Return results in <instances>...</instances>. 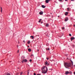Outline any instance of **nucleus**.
Listing matches in <instances>:
<instances>
[{
  "mask_svg": "<svg viewBox=\"0 0 75 75\" xmlns=\"http://www.w3.org/2000/svg\"><path fill=\"white\" fill-rule=\"evenodd\" d=\"M42 73L44 74H46L48 71V69H47V67L46 66L42 68Z\"/></svg>",
  "mask_w": 75,
  "mask_h": 75,
  "instance_id": "obj_1",
  "label": "nucleus"
},
{
  "mask_svg": "<svg viewBox=\"0 0 75 75\" xmlns=\"http://www.w3.org/2000/svg\"><path fill=\"white\" fill-rule=\"evenodd\" d=\"M64 66L66 67V68H67V67H71V64L65 63L64 64Z\"/></svg>",
  "mask_w": 75,
  "mask_h": 75,
  "instance_id": "obj_2",
  "label": "nucleus"
},
{
  "mask_svg": "<svg viewBox=\"0 0 75 75\" xmlns=\"http://www.w3.org/2000/svg\"><path fill=\"white\" fill-rule=\"evenodd\" d=\"M22 63H23L24 62H27V60L26 59H25L24 60H23L22 61Z\"/></svg>",
  "mask_w": 75,
  "mask_h": 75,
  "instance_id": "obj_3",
  "label": "nucleus"
},
{
  "mask_svg": "<svg viewBox=\"0 0 75 75\" xmlns=\"http://www.w3.org/2000/svg\"><path fill=\"white\" fill-rule=\"evenodd\" d=\"M45 64L46 65H49V64L48 63V62L46 61L45 62Z\"/></svg>",
  "mask_w": 75,
  "mask_h": 75,
  "instance_id": "obj_4",
  "label": "nucleus"
},
{
  "mask_svg": "<svg viewBox=\"0 0 75 75\" xmlns=\"http://www.w3.org/2000/svg\"><path fill=\"white\" fill-rule=\"evenodd\" d=\"M45 34L47 36V37H50V36L48 35V33L47 32H46L45 33Z\"/></svg>",
  "mask_w": 75,
  "mask_h": 75,
  "instance_id": "obj_5",
  "label": "nucleus"
},
{
  "mask_svg": "<svg viewBox=\"0 0 75 75\" xmlns=\"http://www.w3.org/2000/svg\"><path fill=\"white\" fill-rule=\"evenodd\" d=\"M75 39V38H74V37H71V41H72V40H74Z\"/></svg>",
  "mask_w": 75,
  "mask_h": 75,
  "instance_id": "obj_6",
  "label": "nucleus"
},
{
  "mask_svg": "<svg viewBox=\"0 0 75 75\" xmlns=\"http://www.w3.org/2000/svg\"><path fill=\"white\" fill-rule=\"evenodd\" d=\"M69 74V71H66L65 72V75H68Z\"/></svg>",
  "mask_w": 75,
  "mask_h": 75,
  "instance_id": "obj_7",
  "label": "nucleus"
},
{
  "mask_svg": "<svg viewBox=\"0 0 75 75\" xmlns=\"http://www.w3.org/2000/svg\"><path fill=\"white\" fill-rule=\"evenodd\" d=\"M39 14L40 15H42L43 14V12H42V11H40L39 12Z\"/></svg>",
  "mask_w": 75,
  "mask_h": 75,
  "instance_id": "obj_8",
  "label": "nucleus"
},
{
  "mask_svg": "<svg viewBox=\"0 0 75 75\" xmlns=\"http://www.w3.org/2000/svg\"><path fill=\"white\" fill-rule=\"evenodd\" d=\"M68 20V18H66L64 20L65 21H67Z\"/></svg>",
  "mask_w": 75,
  "mask_h": 75,
  "instance_id": "obj_9",
  "label": "nucleus"
},
{
  "mask_svg": "<svg viewBox=\"0 0 75 75\" xmlns=\"http://www.w3.org/2000/svg\"><path fill=\"white\" fill-rule=\"evenodd\" d=\"M28 51L29 52H31V49L30 48H29L28 49Z\"/></svg>",
  "mask_w": 75,
  "mask_h": 75,
  "instance_id": "obj_10",
  "label": "nucleus"
},
{
  "mask_svg": "<svg viewBox=\"0 0 75 75\" xmlns=\"http://www.w3.org/2000/svg\"><path fill=\"white\" fill-rule=\"evenodd\" d=\"M51 62H52V64H53V63H54L55 61H54V60H52L51 61Z\"/></svg>",
  "mask_w": 75,
  "mask_h": 75,
  "instance_id": "obj_11",
  "label": "nucleus"
},
{
  "mask_svg": "<svg viewBox=\"0 0 75 75\" xmlns=\"http://www.w3.org/2000/svg\"><path fill=\"white\" fill-rule=\"evenodd\" d=\"M45 2L46 3H48V2H49V1L48 0H46Z\"/></svg>",
  "mask_w": 75,
  "mask_h": 75,
  "instance_id": "obj_12",
  "label": "nucleus"
},
{
  "mask_svg": "<svg viewBox=\"0 0 75 75\" xmlns=\"http://www.w3.org/2000/svg\"><path fill=\"white\" fill-rule=\"evenodd\" d=\"M68 14V12H66L65 13V16H67Z\"/></svg>",
  "mask_w": 75,
  "mask_h": 75,
  "instance_id": "obj_13",
  "label": "nucleus"
},
{
  "mask_svg": "<svg viewBox=\"0 0 75 75\" xmlns=\"http://www.w3.org/2000/svg\"><path fill=\"white\" fill-rule=\"evenodd\" d=\"M42 7L43 8H45V6L44 5H42Z\"/></svg>",
  "mask_w": 75,
  "mask_h": 75,
  "instance_id": "obj_14",
  "label": "nucleus"
},
{
  "mask_svg": "<svg viewBox=\"0 0 75 75\" xmlns=\"http://www.w3.org/2000/svg\"><path fill=\"white\" fill-rule=\"evenodd\" d=\"M30 38H32V39H34V36H31L30 37Z\"/></svg>",
  "mask_w": 75,
  "mask_h": 75,
  "instance_id": "obj_15",
  "label": "nucleus"
},
{
  "mask_svg": "<svg viewBox=\"0 0 75 75\" xmlns=\"http://www.w3.org/2000/svg\"><path fill=\"white\" fill-rule=\"evenodd\" d=\"M1 13H2L3 12V11H2V7H1Z\"/></svg>",
  "mask_w": 75,
  "mask_h": 75,
  "instance_id": "obj_16",
  "label": "nucleus"
},
{
  "mask_svg": "<svg viewBox=\"0 0 75 75\" xmlns=\"http://www.w3.org/2000/svg\"><path fill=\"white\" fill-rule=\"evenodd\" d=\"M27 44H30V41H28L27 42Z\"/></svg>",
  "mask_w": 75,
  "mask_h": 75,
  "instance_id": "obj_17",
  "label": "nucleus"
},
{
  "mask_svg": "<svg viewBox=\"0 0 75 75\" xmlns=\"http://www.w3.org/2000/svg\"><path fill=\"white\" fill-rule=\"evenodd\" d=\"M41 20H42V19H40L39 20V21H38L39 23H40V22H41Z\"/></svg>",
  "mask_w": 75,
  "mask_h": 75,
  "instance_id": "obj_18",
  "label": "nucleus"
},
{
  "mask_svg": "<svg viewBox=\"0 0 75 75\" xmlns=\"http://www.w3.org/2000/svg\"><path fill=\"white\" fill-rule=\"evenodd\" d=\"M71 62L72 64V65H73V62L71 60Z\"/></svg>",
  "mask_w": 75,
  "mask_h": 75,
  "instance_id": "obj_19",
  "label": "nucleus"
},
{
  "mask_svg": "<svg viewBox=\"0 0 75 75\" xmlns=\"http://www.w3.org/2000/svg\"><path fill=\"white\" fill-rule=\"evenodd\" d=\"M69 74H72V72L71 71L69 72Z\"/></svg>",
  "mask_w": 75,
  "mask_h": 75,
  "instance_id": "obj_20",
  "label": "nucleus"
},
{
  "mask_svg": "<svg viewBox=\"0 0 75 75\" xmlns=\"http://www.w3.org/2000/svg\"><path fill=\"white\" fill-rule=\"evenodd\" d=\"M67 11H69V8H67Z\"/></svg>",
  "mask_w": 75,
  "mask_h": 75,
  "instance_id": "obj_21",
  "label": "nucleus"
},
{
  "mask_svg": "<svg viewBox=\"0 0 75 75\" xmlns=\"http://www.w3.org/2000/svg\"><path fill=\"white\" fill-rule=\"evenodd\" d=\"M7 75H11V74L9 73H7Z\"/></svg>",
  "mask_w": 75,
  "mask_h": 75,
  "instance_id": "obj_22",
  "label": "nucleus"
},
{
  "mask_svg": "<svg viewBox=\"0 0 75 75\" xmlns=\"http://www.w3.org/2000/svg\"><path fill=\"white\" fill-rule=\"evenodd\" d=\"M48 25H48V24H46V27H48Z\"/></svg>",
  "mask_w": 75,
  "mask_h": 75,
  "instance_id": "obj_23",
  "label": "nucleus"
},
{
  "mask_svg": "<svg viewBox=\"0 0 75 75\" xmlns=\"http://www.w3.org/2000/svg\"><path fill=\"white\" fill-rule=\"evenodd\" d=\"M69 36H70V37H71V34H69Z\"/></svg>",
  "mask_w": 75,
  "mask_h": 75,
  "instance_id": "obj_24",
  "label": "nucleus"
},
{
  "mask_svg": "<svg viewBox=\"0 0 75 75\" xmlns=\"http://www.w3.org/2000/svg\"><path fill=\"white\" fill-rule=\"evenodd\" d=\"M23 72H21V75H22V74H23Z\"/></svg>",
  "mask_w": 75,
  "mask_h": 75,
  "instance_id": "obj_25",
  "label": "nucleus"
},
{
  "mask_svg": "<svg viewBox=\"0 0 75 75\" xmlns=\"http://www.w3.org/2000/svg\"><path fill=\"white\" fill-rule=\"evenodd\" d=\"M29 61H30V62H31L32 61V60L30 59L29 60Z\"/></svg>",
  "mask_w": 75,
  "mask_h": 75,
  "instance_id": "obj_26",
  "label": "nucleus"
},
{
  "mask_svg": "<svg viewBox=\"0 0 75 75\" xmlns=\"http://www.w3.org/2000/svg\"><path fill=\"white\" fill-rule=\"evenodd\" d=\"M62 29H63V30H64L65 29V28L63 27L62 28Z\"/></svg>",
  "mask_w": 75,
  "mask_h": 75,
  "instance_id": "obj_27",
  "label": "nucleus"
},
{
  "mask_svg": "<svg viewBox=\"0 0 75 75\" xmlns=\"http://www.w3.org/2000/svg\"><path fill=\"white\" fill-rule=\"evenodd\" d=\"M18 74H19V73H17L16 74V75H18Z\"/></svg>",
  "mask_w": 75,
  "mask_h": 75,
  "instance_id": "obj_28",
  "label": "nucleus"
},
{
  "mask_svg": "<svg viewBox=\"0 0 75 75\" xmlns=\"http://www.w3.org/2000/svg\"><path fill=\"white\" fill-rule=\"evenodd\" d=\"M46 59H50V58H48V57H47V58H46Z\"/></svg>",
  "mask_w": 75,
  "mask_h": 75,
  "instance_id": "obj_29",
  "label": "nucleus"
},
{
  "mask_svg": "<svg viewBox=\"0 0 75 75\" xmlns=\"http://www.w3.org/2000/svg\"><path fill=\"white\" fill-rule=\"evenodd\" d=\"M34 75H36V74H35V73H34Z\"/></svg>",
  "mask_w": 75,
  "mask_h": 75,
  "instance_id": "obj_30",
  "label": "nucleus"
},
{
  "mask_svg": "<svg viewBox=\"0 0 75 75\" xmlns=\"http://www.w3.org/2000/svg\"><path fill=\"white\" fill-rule=\"evenodd\" d=\"M37 75H41L40 74H38Z\"/></svg>",
  "mask_w": 75,
  "mask_h": 75,
  "instance_id": "obj_31",
  "label": "nucleus"
},
{
  "mask_svg": "<svg viewBox=\"0 0 75 75\" xmlns=\"http://www.w3.org/2000/svg\"><path fill=\"white\" fill-rule=\"evenodd\" d=\"M59 1H62V0H59Z\"/></svg>",
  "mask_w": 75,
  "mask_h": 75,
  "instance_id": "obj_32",
  "label": "nucleus"
},
{
  "mask_svg": "<svg viewBox=\"0 0 75 75\" xmlns=\"http://www.w3.org/2000/svg\"><path fill=\"white\" fill-rule=\"evenodd\" d=\"M47 50H50V48H48V49H47Z\"/></svg>",
  "mask_w": 75,
  "mask_h": 75,
  "instance_id": "obj_33",
  "label": "nucleus"
},
{
  "mask_svg": "<svg viewBox=\"0 0 75 75\" xmlns=\"http://www.w3.org/2000/svg\"><path fill=\"white\" fill-rule=\"evenodd\" d=\"M18 53L19 52V50H18Z\"/></svg>",
  "mask_w": 75,
  "mask_h": 75,
  "instance_id": "obj_34",
  "label": "nucleus"
},
{
  "mask_svg": "<svg viewBox=\"0 0 75 75\" xmlns=\"http://www.w3.org/2000/svg\"><path fill=\"white\" fill-rule=\"evenodd\" d=\"M41 24H42V23H43V22H41Z\"/></svg>",
  "mask_w": 75,
  "mask_h": 75,
  "instance_id": "obj_35",
  "label": "nucleus"
},
{
  "mask_svg": "<svg viewBox=\"0 0 75 75\" xmlns=\"http://www.w3.org/2000/svg\"><path fill=\"white\" fill-rule=\"evenodd\" d=\"M23 42H25V41L23 40Z\"/></svg>",
  "mask_w": 75,
  "mask_h": 75,
  "instance_id": "obj_36",
  "label": "nucleus"
},
{
  "mask_svg": "<svg viewBox=\"0 0 75 75\" xmlns=\"http://www.w3.org/2000/svg\"><path fill=\"white\" fill-rule=\"evenodd\" d=\"M33 54H31V56H33Z\"/></svg>",
  "mask_w": 75,
  "mask_h": 75,
  "instance_id": "obj_37",
  "label": "nucleus"
},
{
  "mask_svg": "<svg viewBox=\"0 0 75 75\" xmlns=\"http://www.w3.org/2000/svg\"><path fill=\"white\" fill-rule=\"evenodd\" d=\"M74 74L75 75V71L74 72Z\"/></svg>",
  "mask_w": 75,
  "mask_h": 75,
  "instance_id": "obj_38",
  "label": "nucleus"
},
{
  "mask_svg": "<svg viewBox=\"0 0 75 75\" xmlns=\"http://www.w3.org/2000/svg\"><path fill=\"white\" fill-rule=\"evenodd\" d=\"M37 51H39V50L38 49V50H37Z\"/></svg>",
  "mask_w": 75,
  "mask_h": 75,
  "instance_id": "obj_39",
  "label": "nucleus"
},
{
  "mask_svg": "<svg viewBox=\"0 0 75 75\" xmlns=\"http://www.w3.org/2000/svg\"><path fill=\"white\" fill-rule=\"evenodd\" d=\"M68 0H65V1H68Z\"/></svg>",
  "mask_w": 75,
  "mask_h": 75,
  "instance_id": "obj_40",
  "label": "nucleus"
},
{
  "mask_svg": "<svg viewBox=\"0 0 75 75\" xmlns=\"http://www.w3.org/2000/svg\"><path fill=\"white\" fill-rule=\"evenodd\" d=\"M74 0H71V1H73Z\"/></svg>",
  "mask_w": 75,
  "mask_h": 75,
  "instance_id": "obj_41",
  "label": "nucleus"
},
{
  "mask_svg": "<svg viewBox=\"0 0 75 75\" xmlns=\"http://www.w3.org/2000/svg\"><path fill=\"white\" fill-rule=\"evenodd\" d=\"M28 47H30V46H28Z\"/></svg>",
  "mask_w": 75,
  "mask_h": 75,
  "instance_id": "obj_42",
  "label": "nucleus"
},
{
  "mask_svg": "<svg viewBox=\"0 0 75 75\" xmlns=\"http://www.w3.org/2000/svg\"><path fill=\"white\" fill-rule=\"evenodd\" d=\"M49 1H51V0H48Z\"/></svg>",
  "mask_w": 75,
  "mask_h": 75,
  "instance_id": "obj_43",
  "label": "nucleus"
},
{
  "mask_svg": "<svg viewBox=\"0 0 75 75\" xmlns=\"http://www.w3.org/2000/svg\"><path fill=\"white\" fill-rule=\"evenodd\" d=\"M74 67H75V65H74Z\"/></svg>",
  "mask_w": 75,
  "mask_h": 75,
  "instance_id": "obj_44",
  "label": "nucleus"
},
{
  "mask_svg": "<svg viewBox=\"0 0 75 75\" xmlns=\"http://www.w3.org/2000/svg\"><path fill=\"white\" fill-rule=\"evenodd\" d=\"M58 17H59V16H58Z\"/></svg>",
  "mask_w": 75,
  "mask_h": 75,
  "instance_id": "obj_45",
  "label": "nucleus"
},
{
  "mask_svg": "<svg viewBox=\"0 0 75 75\" xmlns=\"http://www.w3.org/2000/svg\"><path fill=\"white\" fill-rule=\"evenodd\" d=\"M17 47H18V45H17Z\"/></svg>",
  "mask_w": 75,
  "mask_h": 75,
  "instance_id": "obj_46",
  "label": "nucleus"
},
{
  "mask_svg": "<svg viewBox=\"0 0 75 75\" xmlns=\"http://www.w3.org/2000/svg\"><path fill=\"white\" fill-rule=\"evenodd\" d=\"M51 66H52V64H51Z\"/></svg>",
  "mask_w": 75,
  "mask_h": 75,
  "instance_id": "obj_47",
  "label": "nucleus"
},
{
  "mask_svg": "<svg viewBox=\"0 0 75 75\" xmlns=\"http://www.w3.org/2000/svg\"><path fill=\"white\" fill-rule=\"evenodd\" d=\"M50 14H52V13H51Z\"/></svg>",
  "mask_w": 75,
  "mask_h": 75,
  "instance_id": "obj_48",
  "label": "nucleus"
},
{
  "mask_svg": "<svg viewBox=\"0 0 75 75\" xmlns=\"http://www.w3.org/2000/svg\"><path fill=\"white\" fill-rule=\"evenodd\" d=\"M33 34H35V33H33Z\"/></svg>",
  "mask_w": 75,
  "mask_h": 75,
  "instance_id": "obj_49",
  "label": "nucleus"
},
{
  "mask_svg": "<svg viewBox=\"0 0 75 75\" xmlns=\"http://www.w3.org/2000/svg\"><path fill=\"white\" fill-rule=\"evenodd\" d=\"M18 43H20V42H18Z\"/></svg>",
  "mask_w": 75,
  "mask_h": 75,
  "instance_id": "obj_50",
  "label": "nucleus"
},
{
  "mask_svg": "<svg viewBox=\"0 0 75 75\" xmlns=\"http://www.w3.org/2000/svg\"><path fill=\"white\" fill-rule=\"evenodd\" d=\"M52 17H53V16H52Z\"/></svg>",
  "mask_w": 75,
  "mask_h": 75,
  "instance_id": "obj_51",
  "label": "nucleus"
},
{
  "mask_svg": "<svg viewBox=\"0 0 75 75\" xmlns=\"http://www.w3.org/2000/svg\"><path fill=\"white\" fill-rule=\"evenodd\" d=\"M46 50H47V49H46Z\"/></svg>",
  "mask_w": 75,
  "mask_h": 75,
  "instance_id": "obj_52",
  "label": "nucleus"
},
{
  "mask_svg": "<svg viewBox=\"0 0 75 75\" xmlns=\"http://www.w3.org/2000/svg\"><path fill=\"white\" fill-rule=\"evenodd\" d=\"M28 71H29V70H28Z\"/></svg>",
  "mask_w": 75,
  "mask_h": 75,
  "instance_id": "obj_53",
  "label": "nucleus"
},
{
  "mask_svg": "<svg viewBox=\"0 0 75 75\" xmlns=\"http://www.w3.org/2000/svg\"><path fill=\"white\" fill-rule=\"evenodd\" d=\"M40 47H41V46H40Z\"/></svg>",
  "mask_w": 75,
  "mask_h": 75,
  "instance_id": "obj_54",
  "label": "nucleus"
}]
</instances>
